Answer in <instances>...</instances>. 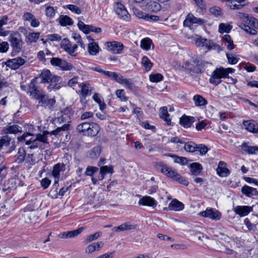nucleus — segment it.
<instances>
[{"label": "nucleus", "instance_id": "nucleus-57", "mask_svg": "<svg viewBox=\"0 0 258 258\" xmlns=\"http://www.w3.org/2000/svg\"><path fill=\"white\" fill-rule=\"evenodd\" d=\"M196 151L200 152L201 155H205L208 151V147L203 144H197Z\"/></svg>", "mask_w": 258, "mask_h": 258}, {"label": "nucleus", "instance_id": "nucleus-56", "mask_svg": "<svg viewBox=\"0 0 258 258\" xmlns=\"http://www.w3.org/2000/svg\"><path fill=\"white\" fill-rule=\"evenodd\" d=\"M116 95L117 97L121 101H127L128 98L125 96L124 91L123 89H118L116 91Z\"/></svg>", "mask_w": 258, "mask_h": 258}, {"label": "nucleus", "instance_id": "nucleus-30", "mask_svg": "<svg viewBox=\"0 0 258 258\" xmlns=\"http://www.w3.org/2000/svg\"><path fill=\"white\" fill-rule=\"evenodd\" d=\"M246 4L245 0H233L230 4H226L227 7L231 9L238 10Z\"/></svg>", "mask_w": 258, "mask_h": 258}, {"label": "nucleus", "instance_id": "nucleus-11", "mask_svg": "<svg viewBox=\"0 0 258 258\" xmlns=\"http://www.w3.org/2000/svg\"><path fill=\"white\" fill-rule=\"evenodd\" d=\"M196 44L198 46H205L208 50L215 49L216 47L218 46L213 41L202 37H200L196 39Z\"/></svg>", "mask_w": 258, "mask_h": 258}, {"label": "nucleus", "instance_id": "nucleus-21", "mask_svg": "<svg viewBox=\"0 0 258 258\" xmlns=\"http://www.w3.org/2000/svg\"><path fill=\"white\" fill-rule=\"evenodd\" d=\"M113 80L119 84L124 85L125 87L128 89H132L133 83L131 82V80L130 79L123 78L122 76L117 73H116Z\"/></svg>", "mask_w": 258, "mask_h": 258}, {"label": "nucleus", "instance_id": "nucleus-40", "mask_svg": "<svg viewBox=\"0 0 258 258\" xmlns=\"http://www.w3.org/2000/svg\"><path fill=\"white\" fill-rule=\"evenodd\" d=\"M99 46L95 42L90 43L88 45V51L91 55H95L99 52Z\"/></svg>", "mask_w": 258, "mask_h": 258}, {"label": "nucleus", "instance_id": "nucleus-18", "mask_svg": "<svg viewBox=\"0 0 258 258\" xmlns=\"http://www.w3.org/2000/svg\"><path fill=\"white\" fill-rule=\"evenodd\" d=\"M195 121L196 119L194 117L184 114L180 118L179 123L184 128H188Z\"/></svg>", "mask_w": 258, "mask_h": 258}, {"label": "nucleus", "instance_id": "nucleus-63", "mask_svg": "<svg viewBox=\"0 0 258 258\" xmlns=\"http://www.w3.org/2000/svg\"><path fill=\"white\" fill-rule=\"evenodd\" d=\"M210 12L214 16L218 17L222 15L221 9L218 7H213L210 9Z\"/></svg>", "mask_w": 258, "mask_h": 258}, {"label": "nucleus", "instance_id": "nucleus-17", "mask_svg": "<svg viewBox=\"0 0 258 258\" xmlns=\"http://www.w3.org/2000/svg\"><path fill=\"white\" fill-rule=\"evenodd\" d=\"M38 77H35L31 80L29 85V92L30 95L32 96L35 99V98L42 92L38 89V86L36 85L37 80Z\"/></svg>", "mask_w": 258, "mask_h": 258}, {"label": "nucleus", "instance_id": "nucleus-45", "mask_svg": "<svg viewBox=\"0 0 258 258\" xmlns=\"http://www.w3.org/2000/svg\"><path fill=\"white\" fill-rule=\"evenodd\" d=\"M142 64L144 67L146 71H150L153 66V63L151 62L149 58L146 56L143 57Z\"/></svg>", "mask_w": 258, "mask_h": 258}, {"label": "nucleus", "instance_id": "nucleus-58", "mask_svg": "<svg viewBox=\"0 0 258 258\" xmlns=\"http://www.w3.org/2000/svg\"><path fill=\"white\" fill-rule=\"evenodd\" d=\"M39 33L32 32L28 36V39L30 43L35 42L39 37Z\"/></svg>", "mask_w": 258, "mask_h": 258}, {"label": "nucleus", "instance_id": "nucleus-35", "mask_svg": "<svg viewBox=\"0 0 258 258\" xmlns=\"http://www.w3.org/2000/svg\"><path fill=\"white\" fill-rule=\"evenodd\" d=\"M160 117L163 119L167 125H170L171 121V119L169 118V114L167 111L166 107H162L160 109Z\"/></svg>", "mask_w": 258, "mask_h": 258}, {"label": "nucleus", "instance_id": "nucleus-15", "mask_svg": "<svg viewBox=\"0 0 258 258\" xmlns=\"http://www.w3.org/2000/svg\"><path fill=\"white\" fill-rule=\"evenodd\" d=\"M84 229V227H80L76 230L63 232L60 233L58 236L60 238H73L80 234Z\"/></svg>", "mask_w": 258, "mask_h": 258}, {"label": "nucleus", "instance_id": "nucleus-14", "mask_svg": "<svg viewBox=\"0 0 258 258\" xmlns=\"http://www.w3.org/2000/svg\"><path fill=\"white\" fill-rule=\"evenodd\" d=\"M253 206H237L233 208V210L235 213L240 217H244L247 215L252 211Z\"/></svg>", "mask_w": 258, "mask_h": 258}, {"label": "nucleus", "instance_id": "nucleus-44", "mask_svg": "<svg viewBox=\"0 0 258 258\" xmlns=\"http://www.w3.org/2000/svg\"><path fill=\"white\" fill-rule=\"evenodd\" d=\"M11 141L12 139L9 135L6 134L2 136L0 139V148H2L3 146H9Z\"/></svg>", "mask_w": 258, "mask_h": 258}, {"label": "nucleus", "instance_id": "nucleus-26", "mask_svg": "<svg viewBox=\"0 0 258 258\" xmlns=\"http://www.w3.org/2000/svg\"><path fill=\"white\" fill-rule=\"evenodd\" d=\"M55 75L51 74L49 70H43L41 71V73L37 77L41 78V83L45 84L48 83V81L52 78Z\"/></svg>", "mask_w": 258, "mask_h": 258}, {"label": "nucleus", "instance_id": "nucleus-10", "mask_svg": "<svg viewBox=\"0 0 258 258\" xmlns=\"http://www.w3.org/2000/svg\"><path fill=\"white\" fill-rule=\"evenodd\" d=\"M158 169H160L161 173L173 179L175 176L177 175V172L176 170L166 164L160 162L158 164Z\"/></svg>", "mask_w": 258, "mask_h": 258}, {"label": "nucleus", "instance_id": "nucleus-43", "mask_svg": "<svg viewBox=\"0 0 258 258\" xmlns=\"http://www.w3.org/2000/svg\"><path fill=\"white\" fill-rule=\"evenodd\" d=\"M50 135V132L44 131L42 134H38L36 135V139L39 142H42L43 143H48L47 141V135Z\"/></svg>", "mask_w": 258, "mask_h": 258}, {"label": "nucleus", "instance_id": "nucleus-62", "mask_svg": "<svg viewBox=\"0 0 258 258\" xmlns=\"http://www.w3.org/2000/svg\"><path fill=\"white\" fill-rule=\"evenodd\" d=\"M66 8L77 14H80L82 13L81 10L77 6L74 5H68Z\"/></svg>", "mask_w": 258, "mask_h": 258}, {"label": "nucleus", "instance_id": "nucleus-8", "mask_svg": "<svg viewBox=\"0 0 258 258\" xmlns=\"http://www.w3.org/2000/svg\"><path fill=\"white\" fill-rule=\"evenodd\" d=\"M200 216L208 218L212 220L218 221L221 219V213L216 209L208 208L206 210L199 213Z\"/></svg>", "mask_w": 258, "mask_h": 258}, {"label": "nucleus", "instance_id": "nucleus-42", "mask_svg": "<svg viewBox=\"0 0 258 258\" xmlns=\"http://www.w3.org/2000/svg\"><path fill=\"white\" fill-rule=\"evenodd\" d=\"M78 26L79 29L85 34H88L91 32V25H86L82 21H79L78 23Z\"/></svg>", "mask_w": 258, "mask_h": 258}, {"label": "nucleus", "instance_id": "nucleus-23", "mask_svg": "<svg viewBox=\"0 0 258 258\" xmlns=\"http://www.w3.org/2000/svg\"><path fill=\"white\" fill-rule=\"evenodd\" d=\"M241 191L242 194L247 197H251L253 196H258V191L257 189L247 185H244L241 188Z\"/></svg>", "mask_w": 258, "mask_h": 258}, {"label": "nucleus", "instance_id": "nucleus-34", "mask_svg": "<svg viewBox=\"0 0 258 258\" xmlns=\"http://www.w3.org/2000/svg\"><path fill=\"white\" fill-rule=\"evenodd\" d=\"M242 150L249 154H254L258 152L257 146H250L246 143H243L241 146Z\"/></svg>", "mask_w": 258, "mask_h": 258}, {"label": "nucleus", "instance_id": "nucleus-33", "mask_svg": "<svg viewBox=\"0 0 258 258\" xmlns=\"http://www.w3.org/2000/svg\"><path fill=\"white\" fill-rule=\"evenodd\" d=\"M189 168L192 174L197 176L202 172L203 167L202 165L197 162H194L190 164Z\"/></svg>", "mask_w": 258, "mask_h": 258}, {"label": "nucleus", "instance_id": "nucleus-19", "mask_svg": "<svg viewBox=\"0 0 258 258\" xmlns=\"http://www.w3.org/2000/svg\"><path fill=\"white\" fill-rule=\"evenodd\" d=\"M26 158V151L24 148H19L17 154L14 156V162L18 164H22Z\"/></svg>", "mask_w": 258, "mask_h": 258}, {"label": "nucleus", "instance_id": "nucleus-29", "mask_svg": "<svg viewBox=\"0 0 258 258\" xmlns=\"http://www.w3.org/2000/svg\"><path fill=\"white\" fill-rule=\"evenodd\" d=\"M104 243L102 241L94 242L89 244L86 248V253H92L96 250H99L103 247Z\"/></svg>", "mask_w": 258, "mask_h": 258}, {"label": "nucleus", "instance_id": "nucleus-16", "mask_svg": "<svg viewBox=\"0 0 258 258\" xmlns=\"http://www.w3.org/2000/svg\"><path fill=\"white\" fill-rule=\"evenodd\" d=\"M226 166V164L224 161H221L219 162L216 171L219 176L227 177L230 174V172Z\"/></svg>", "mask_w": 258, "mask_h": 258}, {"label": "nucleus", "instance_id": "nucleus-53", "mask_svg": "<svg viewBox=\"0 0 258 258\" xmlns=\"http://www.w3.org/2000/svg\"><path fill=\"white\" fill-rule=\"evenodd\" d=\"M102 233L101 232H97L93 234H91L87 237V238L85 240L86 243H89L92 241H94L97 239L98 237L100 236Z\"/></svg>", "mask_w": 258, "mask_h": 258}, {"label": "nucleus", "instance_id": "nucleus-39", "mask_svg": "<svg viewBox=\"0 0 258 258\" xmlns=\"http://www.w3.org/2000/svg\"><path fill=\"white\" fill-rule=\"evenodd\" d=\"M101 148L99 146H97L92 148L91 150L89 156L93 159H97L100 155Z\"/></svg>", "mask_w": 258, "mask_h": 258}, {"label": "nucleus", "instance_id": "nucleus-46", "mask_svg": "<svg viewBox=\"0 0 258 258\" xmlns=\"http://www.w3.org/2000/svg\"><path fill=\"white\" fill-rule=\"evenodd\" d=\"M197 145L193 142H188L185 143L184 149L186 152H194L196 151Z\"/></svg>", "mask_w": 258, "mask_h": 258}, {"label": "nucleus", "instance_id": "nucleus-4", "mask_svg": "<svg viewBox=\"0 0 258 258\" xmlns=\"http://www.w3.org/2000/svg\"><path fill=\"white\" fill-rule=\"evenodd\" d=\"M235 70L233 68H228L224 69L223 68H216L212 73V76L210 78V83L217 86L221 83L222 78L228 77L229 73H233Z\"/></svg>", "mask_w": 258, "mask_h": 258}, {"label": "nucleus", "instance_id": "nucleus-64", "mask_svg": "<svg viewBox=\"0 0 258 258\" xmlns=\"http://www.w3.org/2000/svg\"><path fill=\"white\" fill-rule=\"evenodd\" d=\"M51 180L49 178L45 177L44 178H43L40 182V184L41 187L44 189H45L47 188L50 185L51 183Z\"/></svg>", "mask_w": 258, "mask_h": 258}, {"label": "nucleus", "instance_id": "nucleus-36", "mask_svg": "<svg viewBox=\"0 0 258 258\" xmlns=\"http://www.w3.org/2000/svg\"><path fill=\"white\" fill-rule=\"evenodd\" d=\"M58 20L60 25L62 26H70L73 24V20L67 15H60Z\"/></svg>", "mask_w": 258, "mask_h": 258}, {"label": "nucleus", "instance_id": "nucleus-47", "mask_svg": "<svg viewBox=\"0 0 258 258\" xmlns=\"http://www.w3.org/2000/svg\"><path fill=\"white\" fill-rule=\"evenodd\" d=\"M118 227L119 228L118 229L119 231H123L124 230L135 229L136 228L137 225L135 224H131L129 222H126L122 224Z\"/></svg>", "mask_w": 258, "mask_h": 258}, {"label": "nucleus", "instance_id": "nucleus-61", "mask_svg": "<svg viewBox=\"0 0 258 258\" xmlns=\"http://www.w3.org/2000/svg\"><path fill=\"white\" fill-rule=\"evenodd\" d=\"M226 56H227L228 62L230 64H236L238 60V58H237L236 57H235L234 55H233L232 53H227Z\"/></svg>", "mask_w": 258, "mask_h": 258}, {"label": "nucleus", "instance_id": "nucleus-55", "mask_svg": "<svg viewBox=\"0 0 258 258\" xmlns=\"http://www.w3.org/2000/svg\"><path fill=\"white\" fill-rule=\"evenodd\" d=\"M25 163L30 165H33L36 163V159L34 157L33 154H26V158L25 160Z\"/></svg>", "mask_w": 258, "mask_h": 258}, {"label": "nucleus", "instance_id": "nucleus-37", "mask_svg": "<svg viewBox=\"0 0 258 258\" xmlns=\"http://www.w3.org/2000/svg\"><path fill=\"white\" fill-rule=\"evenodd\" d=\"M169 156L172 158L175 163H178L181 165H186L188 163V160L186 157H180L173 154H170Z\"/></svg>", "mask_w": 258, "mask_h": 258}, {"label": "nucleus", "instance_id": "nucleus-32", "mask_svg": "<svg viewBox=\"0 0 258 258\" xmlns=\"http://www.w3.org/2000/svg\"><path fill=\"white\" fill-rule=\"evenodd\" d=\"M161 5L159 3L155 1H150L146 5V9L152 12H157L161 9Z\"/></svg>", "mask_w": 258, "mask_h": 258}, {"label": "nucleus", "instance_id": "nucleus-60", "mask_svg": "<svg viewBox=\"0 0 258 258\" xmlns=\"http://www.w3.org/2000/svg\"><path fill=\"white\" fill-rule=\"evenodd\" d=\"M98 170V168L96 167L88 166L86 170L85 175L87 176H93L94 173Z\"/></svg>", "mask_w": 258, "mask_h": 258}, {"label": "nucleus", "instance_id": "nucleus-50", "mask_svg": "<svg viewBox=\"0 0 258 258\" xmlns=\"http://www.w3.org/2000/svg\"><path fill=\"white\" fill-rule=\"evenodd\" d=\"M150 80L152 82H159L163 79V76L162 74L157 73L151 74L149 76Z\"/></svg>", "mask_w": 258, "mask_h": 258}, {"label": "nucleus", "instance_id": "nucleus-38", "mask_svg": "<svg viewBox=\"0 0 258 258\" xmlns=\"http://www.w3.org/2000/svg\"><path fill=\"white\" fill-rule=\"evenodd\" d=\"M193 100L195 105L197 106H204L207 104V100L200 95H195Z\"/></svg>", "mask_w": 258, "mask_h": 258}, {"label": "nucleus", "instance_id": "nucleus-49", "mask_svg": "<svg viewBox=\"0 0 258 258\" xmlns=\"http://www.w3.org/2000/svg\"><path fill=\"white\" fill-rule=\"evenodd\" d=\"M232 29V26L229 24L221 23L219 26V32L220 33H229Z\"/></svg>", "mask_w": 258, "mask_h": 258}, {"label": "nucleus", "instance_id": "nucleus-1", "mask_svg": "<svg viewBox=\"0 0 258 258\" xmlns=\"http://www.w3.org/2000/svg\"><path fill=\"white\" fill-rule=\"evenodd\" d=\"M8 41L12 48L11 56H15L23 51L24 44L22 35L17 31H10Z\"/></svg>", "mask_w": 258, "mask_h": 258}, {"label": "nucleus", "instance_id": "nucleus-9", "mask_svg": "<svg viewBox=\"0 0 258 258\" xmlns=\"http://www.w3.org/2000/svg\"><path fill=\"white\" fill-rule=\"evenodd\" d=\"M105 46L108 51H111L114 54L121 53L124 48V45L121 42L115 41L107 42Z\"/></svg>", "mask_w": 258, "mask_h": 258}, {"label": "nucleus", "instance_id": "nucleus-41", "mask_svg": "<svg viewBox=\"0 0 258 258\" xmlns=\"http://www.w3.org/2000/svg\"><path fill=\"white\" fill-rule=\"evenodd\" d=\"M58 67L60 68L63 71H70L73 68V66L68 62L66 60L61 59Z\"/></svg>", "mask_w": 258, "mask_h": 258}, {"label": "nucleus", "instance_id": "nucleus-3", "mask_svg": "<svg viewBox=\"0 0 258 258\" xmlns=\"http://www.w3.org/2000/svg\"><path fill=\"white\" fill-rule=\"evenodd\" d=\"M242 17L243 22L239 24V26L245 32L251 35H255L257 31L255 29H258V20L249 17L247 14H243Z\"/></svg>", "mask_w": 258, "mask_h": 258}, {"label": "nucleus", "instance_id": "nucleus-13", "mask_svg": "<svg viewBox=\"0 0 258 258\" xmlns=\"http://www.w3.org/2000/svg\"><path fill=\"white\" fill-rule=\"evenodd\" d=\"M25 62L26 61L24 58L21 57H18L7 60L6 62V64L7 67L13 70H17L21 66L23 65Z\"/></svg>", "mask_w": 258, "mask_h": 258}, {"label": "nucleus", "instance_id": "nucleus-20", "mask_svg": "<svg viewBox=\"0 0 258 258\" xmlns=\"http://www.w3.org/2000/svg\"><path fill=\"white\" fill-rule=\"evenodd\" d=\"M22 132V127L17 124L8 125L7 126L3 127L2 130V132L7 135L8 134H17L18 133H21Z\"/></svg>", "mask_w": 258, "mask_h": 258}, {"label": "nucleus", "instance_id": "nucleus-48", "mask_svg": "<svg viewBox=\"0 0 258 258\" xmlns=\"http://www.w3.org/2000/svg\"><path fill=\"white\" fill-rule=\"evenodd\" d=\"M26 144L31 145L28 147V149H30L31 150L36 149L38 148H40V147H41L39 142L38 141H37L36 139H34L33 140L31 139L29 140L26 141Z\"/></svg>", "mask_w": 258, "mask_h": 258}, {"label": "nucleus", "instance_id": "nucleus-12", "mask_svg": "<svg viewBox=\"0 0 258 258\" xmlns=\"http://www.w3.org/2000/svg\"><path fill=\"white\" fill-rule=\"evenodd\" d=\"M61 78L60 76L54 75L51 78V79L48 81V86L47 88L49 91L52 90L56 91L59 90L61 88L60 82Z\"/></svg>", "mask_w": 258, "mask_h": 258}, {"label": "nucleus", "instance_id": "nucleus-27", "mask_svg": "<svg viewBox=\"0 0 258 258\" xmlns=\"http://www.w3.org/2000/svg\"><path fill=\"white\" fill-rule=\"evenodd\" d=\"M184 208V205L176 199H173L169 203L168 209L170 211H179Z\"/></svg>", "mask_w": 258, "mask_h": 258}, {"label": "nucleus", "instance_id": "nucleus-5", "mask_svg": "<svg viewBox=\"0 0 258 258\" xmlns=\"http://www.w3.org/2000/svg\"><path fill=\"white\" fill-rule=\"evenodd\" d=\"M205 62L198 58H192L190 61L185 63V68L187 70L195 74L202 73L204 71Z\"/></svg>", "mask_w": 258, "mask_h": 258}, {"label": "nucleus", "instance_id": "nucleus-25", "mask_svg": "<svg viewBox=\"0 0 258 258\" xmlns=\"http://www.w3.org/2000/svg\"><path fill=\"white\" fill-rule=\"evenodd\" d=\"M205 21L201 18H198L192 14H189L187 18L183 22L184 25L190 26L192 24H203Z\"/></svg>", "mask_w": 258, "mask_h": 258}, {"label": "nucleus", "instance_id": "nucleus-52", "mask_svg": "<svg viewBox=\"0 0 258 258\" xmlns=\"http://www.w3.org/2000/svg\"><path fill=\"white\" fill-rule=\"evenodd\" d=\"M113 168L112 166H103L100 167V174L105 175L107 173H113Z\"/></svg>", "mask_w": 258, "mask_h": 258}, {"label": "nucleus", "instance_id": "nucleus-6", "mask_svg": "<svg viewBox=\"0 0 258 258\" xmlns=\"http://www.w3.org/2000/svg\"><path fill=\"white\" fill-rule=\"evenodd\" d=\"M35 99L38 101L39 106L49 109H52L56 102L54 98H49L48 95L43 92H41Z\"/></svg>", "mask_w": 258, "mask_h": 258}, {"label": "nucleus", "instance_id": "nucleus-2", "mask_svg": "<svg viewBox=\"0 0 258 258\" xmlns=\"http://www.w3.org/2000/svg\"><path fill=\"white\" fill-rule=\"evenodd\" d=\"M76 130L80 134L89 137H95L100 131L99 125L93 122H84L77 125Z\"/></svg>", "mask_w": 258, "mask_h": 258}, {"label": "nucleus", "instance_id": "nucleus-31", "mask_svg": "<svg viewBox=\"0 0 258 258\" xmlns=\"http://www.w3.org/2000/svg\"><path fill=\"white\" fill-rule=\"evenodd\" d=\"M66 169V165L63 163H58L53 166L52 171L53 176H60V172L64 171Z\"/></svg>", "mask_w": 258, "mask_h": 258}, {"label": "nucleus", "instance_id": "nucleus-24", "mask_svg": "<svg viewBox=\"0 0 258 258\" xmlns=\"http://www.w3.org/2000/svg\"><path fill=\"white\" fill-rule=\"evenodd\" d=\"M70 124H64L61 127H57L56 130L50 132V135H54L55 136H63L64 134L66 135L67 137V131L69 130Z\"/></svg>", "mask_w": 258, "mask_h": 258}, {"label": "nucleus", "instance_id": "nucleus-59", "mask_svg": "<svg viewBox=\"0 0 258 258\" xmlns=\"http://www.w3.org/2000/svg\"><path fill=\"white\" fill-rule=\"evenodd\" d=\"M173 179L179 182L180 183L184 185H187L188 184V181L184 177L180 176L178 173H177V175L175 176Z\"/></svg>", "mask_w": 258, "mask_h": 258}, {"label": "nucleus", "instance_id": "nucleus-22", "mask_svg": "<svg viewBox=\"0 0 258 258\" xmlns=\"http://www.w3.org/2000/svg\"><path fill=\"white\" fill-rule=\"evenodd\" d=\"M139 204L140 205L155 207L157 205V203L154 198L149 196H145L139 200Z\"/></svg>", "mask_w": 258, "mask_h": 258}, {"label": "nucleus", "instance_id": "nucleus-54", "mask_svg": "<svg viewBox=\"0 0 258 258\" xmlns=\"http://www.w3.org/2000/svg\"><path fill=\"white\" fill-rule=\"evenodd\" d=\"M58 184L55 185L53 183L52 185V187L51 188L49 194L48 196L51 197L52 199H56L58 197V192H57V186Z\"/></svg>", "mask_w": 258, "mask_h": 258}, {"label": "nucleus", "instance_id": "nucleus-7", "mask_svg": "<svg viewBox=\"0 0 258 258\" xmlns=\"http://www.w3.org/2000/svg\"><path fill=\"white\" fill-rule=\"evenodd\" d=\"M61 48L70 55L75 56L77 53L76 52L78 45L76 44H73L68 38L63 39L60 43Z\"/></svg>", "mask_w": 258, "mask_h": 258}, {"label": "nucleus", "instance_id": "nucleus-28", "mask_svg": "<svg viewBox=\"0 0 258 258\" xmlns=\"http://www.w3.org/2000/svg\"><path fill=\"white\" fill-rule=\"evenodd\" d=\"M243 124L247 131L252 133L258 132V125L254 123V121L244 120L243 122Z\"/></svg>", "mask_w": 258, "mask_h": 258}, {"label": "nucleus", "instance_id": "nucleus-51", "mask_svg": "<svg viewBox=\"0 0 258 258\" xmlns=\"http://www.w3.org/2000/svg\"><path fill=\"white\" fill-rule=\"evenodd\" d=\"M151 43L152 40L149 38H146L141 41V47L144 49L148 50L150 48Z\"/></svg>", "mask_w": 258, "mask_h": 258}]
</instances>
